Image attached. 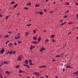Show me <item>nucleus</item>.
<instances>
[{
	"instance_id": "nucleus-20",
	"label": "nucleus",
	"mask_w": 78,
	"mask_h": 78,
	"mask_svg": "<svg viewBox=\"0 0 78 78\" xmlns=\"http://www.w3.org/2000/svg\"><path fill=\"white\" fill-rule=\"evenodd\" d=\"M23 72V71H22L21 70H20L19 71V73H22Z\"/></svg>"
},
{
	"instance_id": "nucleus-18",
	"label": "nucleus",
	"mask_w": 78,
	"mask_h": 78,
	"mask_svg": "<svg viewBox=\"0 0 78 78\" xmlns=\"http://www.w3.org/2000/svg\"><path fill=\"white\" fill-rule=\"evenodd\" d=\"M20 37H15V39H20Z\"/></svg>"
},
{
	"instance_id": "nucleus-41",
	"label": "nucleus",
	"mask_w": 78,
	"mask_h": 78,
	"mask_svg": "<svg viewBox=\"0 0 78 78\" xmlns=\"http://www.w3.org/2000/svg\"><path fill=\"white\" fill-rule=\"evenodd\" d=\"M48 41H49L48 39L46 40H45V41H46V42H48Z\"/></svg>"
},
{
	"instance_id": "nucleus-35",
	"label": "nucleus",
	"mask_w": 78,
	"mask_h": 78,
	"mask_svg": "<svg viewBox=\"0 0 78 78\" xmlns=\"http://www.w3.org/2000/svg\"><path fill=\"white\" fill-rule=\"evenodd\" d=\"M27 26H28L29 27H30V24H27Z\"/></svg>"
},
{
	"instance_id": "nucleus-29",
	"label": "nucleus",
	"mask_w": 78,
	"mask_h": 78,
	"mask_svg": "<svg viewBox=\"0 0 78 78\" xmlns=\"http://www.w3.org/2000/svg\"><path fill=\"white\" fill-rule=\"evenodd\" d=\"M68 17V16L67 15H65L64 16V18H67Z\"/></svg>"
},
{
	"instance_id": "nucleus-5",
	"label": "nucleus",
	"mask_w": 78,
	"mask_h": 78,
	"mask_svg": "<svg viewBox=\"0 0 78 78\" xmlns=\"http://www.w3.org/2000/svg\"><path fill=\"white\" fill-rule=\"evenodd\" d=\"M30 46H31V47H30V50L31 51H32L33 48H34V47L32 46V45H31Z\"/></svg>"
},
{
	"instance_id": "nucleus-47",
	"label": "nucleus",
	"mask_w": 78,
	"mask_h": 78,
	"mask_svg": "<svg viewBox=\"0 0 78 78\" xmlns=\"http://www.w3.org/2000/svg\"><path fill=\"white\" fill-rule=\"evenodd\" d=\"M45 76H46V78H48V76L47 75H46Z\"/></svg>"
},
{
	"instance_id": "nucleus-3",
	"label": "nucleus",
	"mask_w": 78,
	"mask_h": 78,
	"mask_svg": "<svg viewBox=\"0 0 78 78\" xmlns=\"http://www.w3.org/2000/svg\"><path fill=\"white\" fill-rule=\"evenodd\" d=\"M22 59V58L21 57H18L17 58V60L18 61H20Z\"/></svg>"
},
{
	"instance_id": "nucleus-16",
	"label": "nucleus",
	"mask_w": 78,
	"mask_h": 78,
	"mask_svg": "<svg viewBox=\"0 0 78 78\" xmlns=\"http://www.w3.org/2000/svg\"><path fill=\"white\" fill-rule=\"evenodd\" d=\"M78 73V72H76L73 73V74H77Z\"/></svg>"
},
{
	"instance_id": "nucleus-36",
	"label": "nucleus",
	"mask_w": 78,
	"mask_h": 78,
	"mask_svg": "<svg viewBox=\"0 0 78 78\" xmlns=\"http://www.w3.org/2000/svg\"><path fill=\"white\" fill-rule=\"evenodd\" d=\"M42 51H43V50H42V49H40V52Z\"/></svg>"
},
{
	"instance_id": "nucleus-27",
	"label": "nucleus",
	"mask_w": 78,
	"mask_h": 78,
	"mask_svg": "<svg viewBox=\"0 0 78 78\" xmlns=\"http://www.w3.org/2000/svg\"><path fill=\"white\" fill-rule=\"evenodd\" d=\"M59 57H60V55H57L55 56V58H58Z\"/></svg>"
},
{
	"instance_id": "nucleus-45",
	"label": "nucleus",
	"mask_w": 78,
	"mask_h": 78,
	"mask_svg": "<svg viewBox=\"0 0 78 78\" xmlns=\"http://www.w3.org/2000/svg\"><path fill=\"white\" fill-rule=\"evenodd\" d=\"M44 11L45 12H47V10H46L45 9H44Z\"/></svg>"
},
{
	"instance_id": "nucleus-22",
	"label": "nucleus",
	"mask_w": 78,
	"mask_h": 78,
	"mask_svg": "<svg viewBox=\"0 0 78 78\" xmlns=\"http://www.w3.org/2000/svg\"><path fill=\"white\" fill-rule=\"evenodd\" d=\"M40 40H41V37H39V38H38V42H39V41H40Z\"/></svg>"
},
{
	"instance_id": "nucleus-42",
	"label": "nucleus",
	"mask_w": 78,
	"mask_h": 78,
	"mask_svg": "<svg viewBox=\"0 0 78 78\" xmlns=\"http://www.w3.org/2000/svg\"><path fill=\"white\" fill-rule=\"evenodd\" d=\"M71 31H70V32H69V33L68 34H69V35H70V34H71Z\"/></svg>"
},
{
	"instance_id": "nucleus-40",
	"label": "nucleus",
	"mask_w": 78,
	"mask_h": 78,
	"mask_svg": "<svg viewBox=\"0 0 78 78\" xmlns=\"http://www.w3.org/2000/svg\"><path fill=\"white\" fill-rule=\"evenodd\" d=\"M9 17H8V16H7L6 17V19H8V18Z\"/></svg>"
},
{
	"instance_id": "nucleus-2",
	"label": "nucleus",
	"mask_w": 78,
	"mask_h": 78,
	"mask_svg": "<svg viewBox=\"0 0 78 78\" xmlns=\"http://www.w3.org/2000/svg\"><path fill=\"white\" fill-rule=\"evenodd\" d=\"M29 63V61L27 60H25V64L26 65H28Z\"/></svg>"
},
{
	"instance_id": "nucleus-46",
	"label": "nucleus",
	"mask_w": 78,
	"mask_h": 78,
	"mask_svg": "<svg viewBox=\"0 0 78 78\" xmlns=\"http://www.w3.org/2000/svg\"><path fill=\"white\" fill-rule=\"evenodd\" d=\"M60 22L61 23L62 22H63V20H60Z\"/></svg>"
},
{
	"instance_id": "nucleus-14",
	"label": "nucleus",
	"mask_w": 78,
	"mask_h": 78,
	"mask_svg": "<svg viewBox=\"0 0 78 78\" xmlns=\"http://www.w3.org/2000/svg\"><path fill=\"white\" fill-rule=\"evenodd\" d=\"M33 39L34 40H37V37H33Z\"/></svg>"
},
{
	"instance_id": "nucleus-30",
	"label": "nucleus",
	"mask_w": 78,
	"mask_h": 78,
	"mask_svg": "<svg viewBox=\"0 0 78 78\" xmlns=\"http://www.w3.org/2000/svg\"><path fill=\"white\" fill-rule=\"evenodd\" d=\"M76 17H77V20H78V14H77Z\"/></svg>"
},
{
	"instance_id": "nucleus-15",
	"label": "nucleus",
	"mask_w": 78,
	"mask_h": 78,
	"mask_svg": "<svg viewBox=\"0 0 78 78\" xmlns=\"http://www.w3.org/2000/svg\"><path fill=\"white\" fill-rule=\"evenodd\" d=\"M20 65H16V68H19V67H20Z\"/></svg>"
},
{
	"instance_id": "nucleus-13",
	"label": "nucleus",
	"mask_w": 78,
	"mask_h": 78,
	"mask_svg": "<svg viewBox=\"0 0 78 78\" xmlns=\"http://www.w3.org/2000/svg\"><path fill=\"white\" fill-rule=\"evenodd\" d=\"M55 37V35H51V36L50 37H51V38H53L54 37Z\"/></svg>"
},
{
	"instance_id": "nucleus-7",
	"label": "nucleus",
	"mask_w": 78,
	"mask_h": 78,
	"mask_svg": "<svg viewBox=\"0 0 78 78\" xmlns=\"http://www.w3.org/2000/svg\"><path fill=\"white\" fill-rule=\"evenodd\" d=\"M29 33L28 32H26V36H28V35H29Z\"/></svg>"
},
{
	"instance_id": "nucleus-25",
	"label": "nucleus",
	"mask_w": 78,
	"mask_h": 78,
	"mask_svg": "<svg viewBox=\"0 0 78 78\" xmlns=\"http://www.w3.org/2000/svg\"><path fill=\"white\" fill-rule=\"evenodd\" d=\"M16 52V51H12V54L13 53V55H15L16 54L15 53Z\"/></svg>"
},
{
	"instance_id": "nucleus-11",
	"label": "nucleus",
	"mask_w": 78,
	"mask_h": 78,
	"mask_svg": "<svg viewBox=\"0 0 78 78\" xmlns=\"http://www.w3.org/2000/svg\"><path fill=\"white\" fill-rule=\"evenodd\" d=\"M33 43L34 44H38V42H36L35 41H34L33 42Z\"/></svg>"
},
{
	"instance_id": "nucleus-56",
	"label": "nucleus",
	"mask_w": 78,
	"mask_h": 78,
	"mask_svg": "<svg viewBox=\"0 0 78 78\" xmlns=\"http://www.w3.org/2000/svg\"><path fill=\"white\" fill-rule=\"evenodd\" d=\"M66 12H69V10H66Z\"/></svg>"
},
{
	"instance_id": "nucleus-6",
	"label": "nucleus",
	"mask_w": 78,
	"mask_h": 78,
	"mask_svg": "<svg viewBox=\"0 0 78 78\" xmlns=\"http://www.w3.org/2000/svg\"><path fill=\"white\" fill-rule=\"evenodd\" d=\"M33 73L34 74H35V75H37V76H39V73H37V72H34V73Z\"/></svg>"
},
{
	"instance_id": "nucleus-59",
	"label": "nucleus",
	"mask_w": 78,
	"mask_h": 78,
	"mask_svg": "<svg viewBox=\"0 0 78 78\" xmlns=\"http://www.w3.org/2000/svg\"><path fill=\"white\" fill-rule=\"evenodd\" d=\"M2 17V15H0V17Z\"/></svg>"
},
{
	"instance_id": "nucleus-28",
	"label": "nucleus",
	"mask_w": 78,
	"mask_h": 78,
	"mask_svg": "<svg viewBox=\"0 0 78 78\" xmlns=\"http://www.w3.org/2000/svg\"><path fill=\"white\" fill-rule=\"evenodd\" d=\"M14 3H15V2H11V4L13 5Z\"/></svg>"
},
{
	"instance_id": "nucleus-31",
	"label": "nucleus",
	"mask_w": 78,
	"mask_h": 78,
	"mask_svg": "<svg viewBox=\"0 0 78 78\" xmlns=\"http://www.w3.org/2000/svg\"><path fill=\"white\" fill-rule=\"evenodd\" d=\"M24 9H25L27 10L28 9H29V8L28 7H25Z\"/></svg>"
},
{
	"instance_id": "nucleus-12",
	"label": "nucleus",
	"mask_w": 78,
	"mask_h": 78,
	"mask_svg": "<svg viewBox=\"0 0 78 78\" xmlns=\"http://www.w3.org/2000/svg\"><path fill=\"white\" fill-rule=\"evenodd\" d=\"M27 6H28V5H31V3H27Z\"/></svg>"
},
{
	"instance_id": "nucleus-60",
	"label": "nucleus",
	"mask_w": 78,
	"mask_h": 78,
	"mask_svg": "<svg viewBox=\"0 0 78 78\" xmlns=\"http://www.w3.org/2000/svg\"><path fill=\"white\" fill-rule=\"evenodd\" d=\"M39 67V68H43V67H42V66H40V67Z\"/></svg>"
},
{
	"instance_id": "nucleus-50",
	"label": "nucleus",
	"mask_w": 78,
	"mask_h": 78,
	"mask_svg": "<svg viewBox=\"0 0 78 78\" xmlns=\"http://www.w3.org/2000/svg\"><path fill=\"white\" fill-rule=\"evenodd\" d=\"M69 25H70L71 24H72L70 22H69L68 23Z\"/></svg>"
},
{
	"instance_id": "nucleus-19",
	"label": "nucleus",
	"mask_w": 78,
	"mask_h": 78,
	"mask_svg": "<svg viewBox=\"0 0 78 78\" xmlns=\"http://www.w3.org/2000/svg\"><path fill=\"white\" fill-rule=\"evenodd\" d=\"M40 49H42V50H43V51H45V48H41Z\"/></svg>"
},
{
	"instance_id": "nucleus-43",
	"label": "nucleus",
	"mask_w": 78,
	"mask_h": 78,
	"mask_svg": "<svg viewBox=\"0 0 78 78\" xmlns=\"http://www.w3.org/2000/svg\"><path fill=\"white\" fill-rule=\"evenodd\" d=\"M21 42H22V41H20V42H18V43L20 44L21 43Z\"/></svg>"
},
{
	"instance_id": "nucleus-39",
	"label": "nucleus",
	"mask_w": 78,
	"mask_h": 78,
	"mask_svg": "<svg viewBox=\"0 0 78 78\" xmlns=\"http://www.w3.org/2000/svg\"><path fill=\"white\" fill-rule=\"evenodd\" d=\"M33 32L34 33V34H35L36 33V32H35V30H33Z\"/></svg>"
},
{
	"instance_id": "nucleus-26",
	"label": "nucleus",
	"mask_w": 78,
	"mask_h": 78,
	"mask_svg": "<svg viewBox=\"0 0 78 78\" xmlns=\"http://www.w3.org/2000/svg\"><path fill=\"white\" fill-rule=\"evenodd\" d=\"M3 63L5 64H7L8 63V62H7L6 61H4V63Z\"/></svg>"
},
{
	"instance_id": "nucleus-37",
	"label": "nucleus",
	"mask_w": 78,
	"mask_h": 78,
	"mask_svg": "<svg viewBox=\"0 0 78 78\" xmlns=\"http://www.w3.org/2000/svg\"><path fill=\"white\" fill-rule=\"evenodd\" d=\"M35 6L36 7H39V6L38 5H35Z\"/></svg>"
},
{
	"instance_id": "nucleus-21",
	"label": "nucleus",
	"mask_w": 78,
	"mask_h": 78,
	"mask_svg": "<svg viewBox=\"0 0 78 78\" xmlns=\"http://www.w3.org/2000/svg\"><path fill=\"white\" fill-rule=\"evenodd\" d=\"M8 53H9V54H10L11 55H12V51H11L10 52H9V51H8Z\"/></svg>"
},
{
	"instance_id": "nucleus-49",
	"label": "nucleus",
	"mask_w": 78,
	"mask_h": 78,
	"mask_svg": "<svg viewBox=\"0 0 78 78\" xmlns=\"http://www.w3.org/2000/svg\"><path fill=\"white\" fill-rule=\"evenodd\" d=\"M65 70L64 68H63V71L64 72Z\"/></svg>"
},
{
	"instance_id": "nucleus-61",
	"label": "nucleus",
	"mask_w": 78,
	"mask_h": 78,
	"mask_svg": "<svg viewBox=\"0 0 78 78\" xmlns=\"http://www.w3.org/2000/svg\"><path fill=\"white\" fill-rule=\"evenodd\" d=\"M63 23V24H65L66 23V22H65L63 23Z\"/></svg>"
},
{
	"instance_id": "nucleus-51",
	"label": "nucleus",
	"mask_w": 78,
	"mask_h": 78,
	"mask_svg": "<svg viewBox=\"0 0 78 78\" xmlns=\"http://www.w3.org/2000/svg\"><path fill=\"white\" fill-rule=\"evenodd\" d=\"M8 33H9V34H10L12 33V31L11 32H8Z\"/></svg>"
},
{
	"instance_id": "nucleus-52",
	"label": "nucleus",
	"mask_w": 78,
	"mask_h": 78,
	"mask_svg": "<svg viewBox=\"0 0 78 78\" xmlns=\"http://www.w3.org/2000/svg\"><path fill=\"white\" fill-rule=\"evenodd\" d=\"M50 13H53V12L52 11H51L50 12Z\"/></svg>"
},
{
	"instance_id": "nucleus-4",
	"label": "nucleus",
	"mask_w": 78,
	"mask_h": 78,
	"mask_svg": "<svg viewBox=\"0 0 78 78\" xmlns=\"http://www.w3.org/2000/svg\"><path fill=\"white\" fill-rule=\"evenodd\" d=\"M29 63H30V66L32 65V61L31 60H29Z\"/></svg>"
},
{
	"instance_id": "nucleus-54",
	"label": "nucleus",
	"mask_w": 78,
	"mask_h": 78,
	"mask_svg": "<svg viewBox=\"0 0 78 78\" xmlns=\"http://www.w3.org/2000/svg\"><path fill=\"white\" fill-rule=\"evenodd\" d=\"M9 54V53L8 52H7L6 53V54L8 55V54Z\"/></svg>"
},
{
	"instance_id": "nucleus-57",
	"label": "nucleus",
	"mask_w": 78,
	"mask_h": 78,
	"mask_svg": "<svg viewBox=\"0 0 78 78\" xmlns=\"http://www.w3.org/2000/svg\"><path fill=\"white\" fill-rule=\"evenodd\" d=\"M66 3H67V4H68V5H69V2H66Z\"/></svg>"
},
{
	"instance_id": "nucleus-8",
	"label": "nucleus",
	"mask_w": 78,
	"mask_h": 78,
	"mask_svg": "<svg viewBox=\"0 0 78 78\" xmlns=\"http://www.w3.org/2000/svg\"><path fill=\"white\" fill-rule=\"evenodd\" d=\"M5 73H6L7 74V75H9V71H5Z\"/></svg>"
},
{
	"instance_id": "nucleus-38",
	"label": "nucleus",
	"mask_w": 78,
	"mask_h": 78,
	"mask_svg": "<svg viewBox=\"0 0 78 78\" xmlns=\"http://www.w3.org/2000/svg\"><path fill=\"white\" fill-rule=\"evenodd\" d=\"M66 67H69V68H71V67L70 66H66Z\"/></svg>"
},
{
	"instance_id": "nucleus-23",
	"label": "nucleus",
	"mask_w": 78,
	"mask_h": 78,
	"mask_svg": "<svg viewBox=\"0 0 78 78\" xmlns=\"http://www.w3.org/2000/svg\"><path fill=\"white\" fill-rule=\"evenodd\" d=\"M40 13V14H41V15H42V14H43V12H39Z\"/></svg>"
},
{
	"instance_id": "nucleus-33",
	"label": "nucleus",
	"mask_w": 78,
	"mask_h": 78,
	"mask_svg": "<svg viewBox=\"0 0 78 78\" xmlns=\"http://www.w3.org/2000/svg\"><path fill=\"white\" fill-rule=\"evenodd\" d=\"M42 66V67H43V68L46 67V66H45V65H44V66Z\"/></svg>"
},
{
	"instance_id": "nucleus-53",
	"label": "nucleus",
	"mask_w": 78,
	"mask_h": 78,
	"mask_svg": "<svg viewBox=\"0 0 78 78\" xmlns=\"http://www.w3.org/2000/svg\"><path fill=\"white\" fill-rule=\"evenodd\" d=\"M64 24L62 23V24L61 25V26H63L64 25Z\"/></svg>"
},
{
	"instance_id": "nucleus-55",
	"label": "nucleus",
	"mask_w": 78,
	"mask_h": 78,
	"mask_svg": "<svg viewBox=\"0 0 78 78\" xmlns=\"http://www.w3.org/2000/svg\"><path fill=\"white\" fill-rule=\"evenodd\" d=\"M61 55H64V54L62 53L61 54Z\"/></svg>"
},
{
	"instance_id": "nucleus-1",
	"label": "nucleus",
	"mask_w": 78,
	"mask_h": 78,
	"mask_svg": "<svg viewBox=\"0 0 78 78\" xmlns=\"http://www.w3.org/2000/svg\"><path fill=\"white\" fill-rule=\"evenodd\" d=\"M4 52H5V50L3 49H2V50L0 51V53L1 54H4Z\"/></svg>"
},
{
	"instance_id": "nucleus-64",
	"label": "nucleus",
	"mask_w": 78,
	"mask_h": 78,
	"mask_svg": "<svg viewBox=\"0 0 78 78\" xmlns=\"http://www.w3.org/2000/svg\"><path fill=\"white\" fill-rule=\"evenodd\" d=\"M77 40H78V37H77Z\"/></svg>"
},
{
	"instance_id": "nucleus-48",
	"label": "nucleus",
	"mask_w": 78,
	"mask_h": 78,
	"mask_svg": "<svg viewBox=\"0 0 78 78\" xmlns=\"http://www.w3.org/2000/svg\"><path fill=\"white\" fill-rule=\"evenodd\" d=\"M55 77L56 78H58V77L57 76H55Z\"/></svg>"
},
{
	"instance_id": "nucleus-9",
	"label": "nucleus",
	"mask_w": 78,
	"mask_h": 78,
	"mask_svg": "<svg viewBox=\"0 0 78 78\" xmlns=\"http://www.w3.org/2000/svg\"><path fill=\"white\" fill-rule=\"evenodd\" d=\"M17 6V4H16L15 5H13V8L14 9H15V8H16V6Z\"/></svg>"
},
{
	"instance_id": "nucleus-63",
	"label": "nucleus",
	"mask_w": 78,
	"mask_h": 78,
	"mask_svg": "<svg viewBox=\"0 0 78 78\" xmlns=\"http://www.w3.org/2000/svg\"><path fill=\"white\" fill-rule=\"evenodd\" d=\"M54 4H55V2H54Z\"/></svg>"
},
{
	"instance_id": "nucleus-10",
	"label": "nucleus",
	"mask_w": 78,
	"mask_h": 78,
	"mask_svg": "<svg viewBox=\"0 0 78 78\" xmlns=\"http://www.w3.org/2000/svg\"><path fill=\"white\" fill-rule=\"evenodd\" d=\"M23 66H27V68H30V67L29 66H28V65H26L24 64H23Z\"/></svg>"
},
{
	"instance_id": "nucleus-34",
	"label": "nucleus",
	"mask_w": 78,
	"mask_h": 78,
	"mask_svg": "<svg viewBox=\"0 0 78 78\" xmlns=\"http://www.w3.org/2000/svg\"><path fill=\"white\" fill-rule=\"evenodd\" d=\"M20 33H18V34H17V36H20Z\"/></svg>"
},
{
	"instance_id": "nucleus-17",
	"label": "nucleus",
	"mask_w": 78,
	"mask_h": 78,
	"mask_svg": "<svg viewBox=\"0 0 78 78\" xmlns=\"http://www.w3.org/2000/svg\"><path fill=\"white\" fill-rule=\"evenodd\" d=\"M9 37V35H5V36H4V38H7V37Z\"/></svg>"
},
{
	"instance_id": "nucleus-32",
	"label": "nucleus",
	"mask_w": 78,
	"mask_h": 78,
	"mask_svg": "<svg viewBox=\"0 0 78 78\" xmlns=\"http://www.w3.org/2000/svg\"><path fill=\"white\" fill-rule=\"evenodd\" d=\"M52 41L53 42H55V39H52Z\"/></svg>"
},
{
	"instance_id": "nucleus-62",
	"label": "nucleus",
	"mask_w": 78,
	"mask_h": 78,
	"mask_svg": "<svg viewBox=\"0 0 78 78\" xmlns=\"http://www.w3.org/2000/svg\"><path fill=\"white\" fill-rule=\"evenodd\" d=\"M1 77V78H3V77L2 76H0V77Z\"/></svg>"
},
{
	"instance_id": "nucleus-58",
	"label": "nucleus",
	"mask_w": 78,
	"mask_h": 78,
	"mask_svg": "<svg viewBox=\"0 0 78 78\" xmlns=\"http://www.w3.org/2000/svg\"><path fill=\"white\" fill-rule=\"evenodd\" d=\"M76 5H78V3H76Z\"/></svg>"
},
{
	"instance_id": "nucleus-44",
	"label": "nucleus",
	"mask_w": 78,
	"mask_h": 78,
	"mask_svg": "<svg viewBox=\"0 0 78 78\" xmlns=\"http://www.w3.org/2000/svg\"><path fill=\"white\" fill-rule=\"evenodd\" d=\"M14 44H15V45L16 46V45H17V44H16V43H14Z\"/></svg>"
},
{
	"instance_id": "nucleus-24",
	"label": "nucleus",
	"mask_w": 78,
	"mask_h": 78,
	"mask_svg": "<svg viewBox=\"0 0 78 78\" xmlns=\"http://www.w3.org/2000/svg\"><path fill=\"white\" fill-rule=\"evenodd\" d=\"M9 41H7L6 42H5V44H7V43H9Z\"/></svg>"
}]
</instances>
